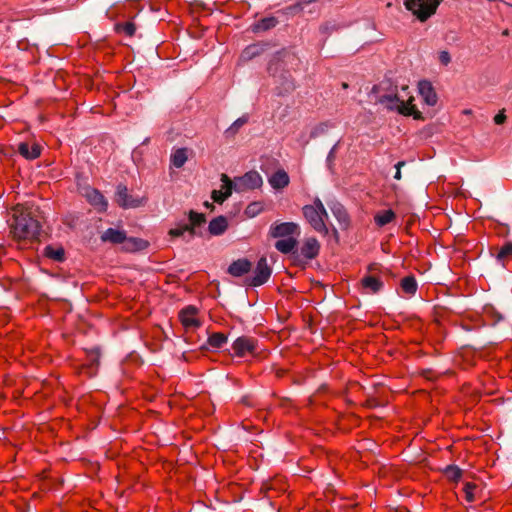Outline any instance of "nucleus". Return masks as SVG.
Wrapping results in <instances>:
<instances>
[{"label": "nucleus", "mask_w": 512, "mask_h": 512, "mask_svg": "<svg viewBox=\"0 0 512 512\" xmlns=\"http://www.w3.org/2000/svg\"><path fill=\"white\" fill-rule=\"evenodd\" d=\"M495 316H496L495 322H499V321L503 320V316L500 315L499 313H495Z\"/></svg>", "instance_id": "79ce46f5"}, {"label": "nucleus", "mask_w": 512, "mask_h": 512, "mask_svg": "<svg viewBox=\"0 0 512 512\" xmlns=\"http://www.w3.org/2000/svg\"><path fill=\"white\" fill-rule=\"evenodd\" d=\"M205 206H206V207H212V205H211V204H209V202H205Z\"/></svg>", "instance_id": "a18cd8bd"}, {"label": "nucleus", "mask_w": 512, "mask_h": 512, "mask_svg": "<svg viewBox=\"0 0 512 512\" xmlns=\"http://www.w3.org/2000/svg\"><path fill=\"white\" fill-rule=\"evenodd\" d=\"M252 268V263L246 258H240L235 261H233L228 269L227 272L232 275L233 277H241L248 272H250Z\"/></svg>", "instance_id": "6ab92c4d"}, {"label": "nucleus", "mask_w": 512, "mask_h": 512, "mask_svg": "<svg viewBox=\"0 0 512 512\" xmlns=\"http://www.w3.org/2000/svg\"><path fill=\"white\" fill-rule=\"evenodd\" d=\"M188 159L187 156V149L186 148H179L174 151V153L171 155V164L175 168H182L184 164L186 163Z\"/></svg>", "instance_id": "bb28decb"}, {"label": "nucleus", "mask_w": 512, "mask_h": 512, "mask_svg": "<svg viewBox=\"0 0 512 512\" xmlns=\"http://www.w3.org/2000/svg\"><path fill=\"white\" fill-rule=\"evenodd\" d=\"M443 0H403L405 8L420 22L433 16Z\"/></svg>", "instance_id": "423d86ee"}, {"label": "nucleus", "mask_w": 512, "mask_h": 512, "mask_svg": "<svg viewBox=\"0 0 512 512\" xmlns=\"http://www.w3.org/2000/svg\"><path fill=\"white\" fill-rule=\"evenodd\" d=\"M418 91L423 101L429 106H435L438 101L437 93L430 81L422 80L418 83Z\"/></svg>", "instance_id": "a211bd4d"}, {"label": "nucleus", "mask_w": 512, "mask_h": 512, "mask_svg": "<svg viewBox=\"0 0 512 512\" xmlns=\"http://www.w3.org/2000/svg\"><path fill=\"white\" fill-rule=\"evenodd\" d=\"M83 196L98 212H106L108 208V201L98 189L90 186L85 187L83 190Z\"/></svg>", "instance_id": "4468645a"}, {"label": "nucleus", "mask_w": 512, "mask_h": 512, "mask_svg": "<svg viewBox=\"0 0 512 512\" xmlns=\"http://www.w3.org/2000/svg\"><path fill=\"white\" fill-rule=\"evenodd\" d=\"M275 374H276V377L282 378L286 374V370H284V369H276Z\"/></svg>", "instance_id": "a19ab883"}, {"label": "nucleus", "mask_w": 512, "mask_h": 512, "mask_svg": "<svg viewBox=\"0 0 512 512\" xmlns=\"http://www.w3.org/2000/svg\"><path fill=\"white\" fill-rule=\"evenodd\" d=\"M248 52H249V49H246V50L244 51V54H248Z\"/></svg>", "instance_id": "49530a36"}, {"label": "nucleus", "mask_w": 512, "mask_h": 512, "mask_svg": "<svg viewBox=\"0 0 512 512\" xmlns=\"http://www.w3.org/2000/svg\"><path fill=\"white\" fill-rule=\"evenodd\" d=\"M303 215L310 226L318 233L326 236L329 234V227L326 223L329 216L319 198H316L311 205L302 208Z\"/></svg>", "instance_id": "7ed1b4c3"}, {"label": "nucleus", "mask_w": 512, "mask_h": 512, "mask_svg": "<svg viewBox=\"0 0 512 512\" xmlns=\"http://www.w3.org/2000/svg\"><path fill=\"white\" fill-rule=\"evenodd\" d=\"M115 202L123 209L138 208L146 204L147 197L133 196L129 194L126 185L119 184L116 188Z\"/></svg>", "instance_id": "9d476101"}, {"label": "nucleus", "mask_w": 512, "mask_h": 512, "mask_svg": "<svg viewBox=\"0 0 512 512\" xmlns=\"http://www.w3.org/2000/svg\"><path fill=\"white\" fill-rule=\"evenodd\" d=\"M287 56V51L282 49L271 57L268 64L269 75L274 79L275 83L280 85L277 87L279 95H283L286 91L284 85L286 83Z\"/></svg>", "instance_id": "39448f33"}, {"label": "nucleus", "mask_w": 512, "mask_h": 512, "mask_svg": "<svg viewBox=\"0 0 512 512\" xmlns=\"http://www.w3.org/2000/svg\"><path fill=\"white\" fill-rule=\"evenodd\" d=\"M189 223L179 225L176 228L169 230L171 237H180L185 233H188L189 240L194 238L196 235V229L206 223V217L203 213H198L194 210H190L188 213Z\"/></svg>", "instance_id": "1a4fd4ad"}, {"label": "nucleus", "mask_w": 512, "mask_h": 512, "mask_svg": "<svg viewBox=\"0 0 512 512\" xmlns=\"http://www.w3.org/2000/svg\"><path fill=\"white\" fill-rule=\"evenodd\" d=\"M14 236L18 239H36L40 233V223L25 211L16 212L12 225Z\"/></svg>", "instance_id": "20e7f679"}, {"label": "nucleus", "mask_w": 512, "mask_h": 512, "mask_svg": "<svg viewBox=\"0 0 512 512\" xmlns=\"http://www.w3.org/2000/svg\"><path fill=\"white\" fill-rule=\"evenodd\" d=\"M248 120L249 117L247 115L241 116L232 123V125L225 131V134L227 136H234L239 129L248 122Z\"/></svg>", "instance_id": "2f4dec72"}, {"label": "nucleus", "mask_w": 512, "mask_h": 512, "mask_svg": "<svg viewBox=\"0 0 512 512\" xmlns=\"http://www.w3.org/2000/svg\"><path fill=\"white\" fill-rule=\"evenodd\" d=\"M359 287L363 294H376L383 289L384 282L377 263H371L367 267V274L360 280Z\"/></svg>", "instance_id": "0eeeda50"}, {"label": "nucleus", "mask_w": 512, "mask_h": 512, "mask_svg": "<svg viewBox=\"0 0 512 512\" xmlns=\"http://www.w3.org/2000/svg\"><path fill=\"white\" fill-rule=\"evenodd\" d=\"M505 121H506L505 109H502L501 111H499L498 114L495 115L494 122L497 125H501Z\"/></svg>", "instance_id": "58836bf2"}, {"label": "nucleus", "mask_w": 512, "mask_h": 512, "mask_svg": "<svg viewBox=\"0 0 512 512\" xmlns=\"http://www.w3.org/2000/svg\"><path fill=\"white\" fill-rule=\"evenodd\" d=\"M271 276V268L267 264L266 257H261L256 265L253 276L246 279V283L252 287H258L268 281Z\"/></svg>", "instance_id": "f8f14e48"}, {"label": "nucleus", "mask_w": 512, "mask_h": 512, "mask_svg": "<svg viewBox=\"0 0 512 512\" xmlns=\"http://www.w3.org/2000/svg\"><path fill=\"white\" fill-rule=\"evenodd\" d=\"M296 7H289V10H295Z\"/></svg>", "instance_id": "de8ad7c7"}, {"label": "nucleus", "mask_w": 512, "mask_h": 512, "mask_svg": "<svg viewBox=\"0 0 512 512\" xmlns=\"http://www.w3.org/2000/svg\"><path fill=\"white\" fill-rule=\"evenodd\" d=\"M395 218H396V214L394 213V211L391 209H388V210L379 211L374 216V221L377 226L383 227V226L391 223Z\"/></svg>", "instance_id": "393cba45"}, {"label": "nucleus", "mask_w": 512, "mask_h": 512, "mask_svg": "<svg viewBox=\"0 0 512 512\" xmlns=\"http://www.w3.org/2000/svg\"><path fill=\"white\" fill-rule=\"evenodd\" d=\"M222 181V189L221 190H213L211 193V198L214 202L222 204L227 198H229L234 189L233 181L226 174L221 175Z\"/></svg>", "instance_id": "f3484780"}, {"label": "nucleus", "mask_w": 512, "mask_h": 512, "mask_svg": "<svg viewBox=\"0 0 512 512\" xmlns=\"http://www.w3.org/2000/svg\"><path fill=\"white\" fill-rule=\"evenodd\" d=\"M330 210L334 217L339 222L341 228L347 229L350 224V217L345 207L341 203L335 202L330 206Z\"/></svg>", "instance_id": "aec40b11"}, {"label": "nucleus", "mask_w": 512, "mask_h": 512, "mask_svg": "<svg viewBox=\"0 0 512 512\" xmlns=\"http://www.w3.org/2000/svg\"><path fill=\"white\" fill-rule=\"evenodd\" d=\"M405 165V162L404 161H399L395 167H396V172H395V175H394V178L396 180H400L401 179V167Z\"/></svg>", "instance_id": "ea45409f"}, {"label": "nucleus", "mask_w": 512, "mask_h": 512, "mask_svg": "<svg viewBox=\"0 0 512 512\" xmlns=\"http://www.w3.org/2000/svg\"><path fill=\"white\" fill-rule=\"evenodd\" d=\"M282 16H284V13H282L281 11H277L276 15L267 16L255 21L251 25L250 29L253 33H262L269 31L275 28L281 22L280 18Z\"/></svg>", "instance_id": "2eb2a0df"}, {"label": "nucleus", "mask_w": 512, "mask_h": 512, "mask_svg": "<svg viewBox=\"0 0 512 512\" xmlns=\"http://www.w3.org/2000/svg\"><path fill=\"white\" fill-rule=\"evenodd\" d=\"M333 233L335 236H337V234H338L337 230L334 227H333Z\"/></svg>", "instance_id": "c03bdc74"}, {"label": "nucleus", "mask_w": 512, "mask_h": 512, "mask_svg": "<svg viewBox=\"0 0 512 512\" xmlns=\"http://www.w3.org/2000/svg\"><path fill=\"white\" fill-rule=\"evenodd\" d=\"M300 228L290 222V264L304 266L315 259L320 252V242L314 236H308L298 241L293 235H299Z\"/></svg>", "instance_id": "f257e3e1"}, {"label": "nucleus", "mask_w": 512, "mask_h": 512, "mask_svg": "<svg viewBox=\"0 0 512 512\" xmlns=\"http://www.w3.org/2000/svg\"><path fill=\"white\" fill-rule=\"evenodd\" d=\"M263 180L257 171H249L241 177L235 178L233 182L234 190L236 192H244L247 190H254L262 186Z\"/></svg>", "instance_id": "9b49d317"}, {"label": "nucleus", "mask_w": 512, "mask_h": 512, "mask_svg": "<svg viewBox=\"0 0 512 512\" xmlns=\"http://www.w3.org/2000/svg\"><path fill=\"white\" fill-rule=\"evenodd\" d=\"M270 185L275 189L284 188L288 185V174L283 169H279L269 178Z\"/></svg>", "instance_id": "5701e85b"}, {"label": "nucleus", "mask_w": 512, "mask_h": 512, "mask_svg": "<svg viewBox=\"0 0 512 512\" xmlns=\"http://www.w3.org/2000/svg\"><path fill=\"white\" fill-rule=\"evenodd\" d=\"M44 256L56 262H63L65 260V251L62 247L49 245L44 249Z\"/></svg>", "instance_id": "a878e982"}, {"label": "nucleus", "mask_w": 512, "mask_h": 512, "mask_svg": "<svg viewBox=\"0 0 512 512\" xmlns=\"http://www.w3.org/2000/svg\"><path fill=\"white\" fill-rule=\"evenodd\" d=\"M401 289L408 296H414L417 292L418 285L413 275L404 277L400 282Z\"/></svg>", "instance_id": "b1692460"}, {"label": "nucleus", "mask_w": 512, "mask_h": 512, "mask_svg": "<svg viewBox=\"0 0 512 512\" xmlns=\"http://www.w3.org/2000/svg\"><path fill=\"white\" fill-rule=\"evenodd\" d=\"M263 210L264 204L262 202H252L245 208L244 214L249 218H253L259 215Z\"/></svg>", "instance_id": "7c9ffc66"}, {"label": "nucleus", "mask_w": 512, "mask_h": 512, "mask_svg": "<svg viewBox=\"0 0 512 512\" xmlns=\"http://www.w3.org/2000/svg\"><path fill=\"white\" fill-rule=\"evenodd\" d=\"M445 475L448 479L452 481H458L462 476V470L455 465H449L445 469Z\"/></svg>", "instance_id": "72a5a7b5"}, {"label": "nucleus", "mask_w": 512, "mask_h": 512, "mask_svg": "<svg viewBox=\"0 0 512 512\" xmlns=\"http://www.w3.org/2000/svg\"><path fill=\"white\" fill-rule=\"evenodd\" d=\"M101 240L103 242H109L112 244H125V249L128 251L139 250L143 246V241L137 238H127L126 232L123 230H117L113 228H108L101 235Z\"/></svg>", "instance_id": "6e6552de"}, {"label": "nucleus", "mask_w": 512, "mask_h": 512, "mask_svg": "<svg viewBox=\"0 0 512 512\" xmlns=\"http://www.w3.org/2000/svg\"><path fill=\"white\" fill-rule=\"evenodd\" d=\"M198 309L192 305L183 308L179 312V320L185 329L198 328L201 325L197 318Z\"/></svg>", "instance_id": "dca6fc26"}, {"label": "nucleus", "mask_w": 512, "mask_h": 512, "mask_svg": "<svg viewBox=\"0 0 512 512\" xmlns=\"http://www.w3.org/2000/svg\"><path fill=\"white\" fill-rule=\"evenodd\" d=\"M476 485L471 482H467L464 486L465 498L468 502L474 501L475 497L473 494L474 489H476Z\"/></svg>", "instance_id": "f704fd0d"}, {"label": "nucleus", "mask_w": 512, "mask_h": 512, "mask_svg": "<svg viewBox=\"0 0 512 512\" xmlns=\"http://www.w3.org/2000/svg\"><path fill=\"white\" fill-rule=\"evenodd\" d=\"M269 234L273 238L285 237L288 235V222L272 225Z\"/></svg>", "instance_id": "c756f323"}, {"label": "nucleus", "mask_w": 512, "mask_h": 512, "mask_svg": "<svg viewBox=\"0 0 512 512\" xmlns=\"http://www.w3.org/2000/svg\"><path fill=\"white\" fill-rule=\"evenodd\" d=\"M18 152L21 156L26 159L33 160L40 156L41 149L38 144H29L26 142H22L18 145Z\"/></svg>", "instance_id": "412c9836"}, {"label": "nucleus", "mask_w": 512, "mask_h": 512, "mask_svg": "<svg viewBox=\"0 0 512 512\" xmlns=\"http://www.w3.org/2000/svg\"><path fill=\"white\" fill-rule=\"evenodd\" d=\"M413 101V96L404 100L398 94H385L379 97V103L387 110L396 111L403 116H412L415 120H423L422 113L416 108Z\"/></svg>", "instance_id": "f03ea898"}, {"label": "nucleus", "mask_w": 512, "mask_h": 512, "mask_svg": "<svg viewBox=\"0 0 512 512\" xmlns=\"http://www.w3.org/2000/svg\"><path fill=\"white\" fill-rule=\"evenodd\" d=\"M439 61L445 66L448 65L451 62V56H450L449 52L441 51L439 53Z\"/></svg>", "instance_id": "4c0bfd02"}, {"label": "nucleus", "mask_w": 512, "mask_h": 512, "mask_svg": "<svg viewBox=\"0 0 512 512\" xmlns=\"http://www.w3.org/2000/svg\"><path fill=\"white\" fill-rule=\"evenodd\" d=\"M342 87H343L344 89H346V88L348 87V84L344 82V83L342 84Z\"/></svg>", "instance_id": "37998d69"}, {"label": "nucleus", "mask_w": 512, "mask_h": 512, "mask_svg": "<svg viewBox=\"0 0 512 512\" xmlns=\"http://www.w3.org/2000/svg\"><path fill=\"white\" fill-rule=\"evenodd\" d=\"M512 256V242H506L498 251L496 259L504 265V261Z\"/></svg>", "instance_id": "473e14b6"}, {"label": "nucleus", "mask_w": 512, "mask_h": 512, "mask_svg": "<svg viewBox=\"0 0 512 512\" xmlns=\"http://www.w3.org/2000/svg\"><path fill=\"white\" fill-rule=\"evenodd\" d=\"M232 349L237 357H245L247 355H253L256 353L257 340L248 337H238L232 344Z\"/></svg>", "instance_id": "ddd939ff"}, {"label": "nucleus", "mask_w": 512, "mask_h": 512, "mask_svg": "<svg viewBox=\"0 0 512 512\" xmlns=\"http://www.w3.org/2000/svg\"><path fill=\"white\" fill-rule=\"evenodd\" d=\"M227 342V336L224 333H212L208 337V344L213 348H221Z\"/></svg>", "instance_id": "c85d7f7f"}, {"label": "nucleus", "mask_w": 512, "mask_h": 512, "mask_svg": "<svg viewBox=\"0 0 512 512\" xmlns=\"http://www.w3.org/2000/svg\"><path fill=\"white\" fill-rule=\"evenodd\" d=\"M115 31L118 34H124L128 37H132L136 32V25L132 21L115 24Z\"/></svg>", "instance_id": "cd10ccee"}, {"label": "nucleus", "mask_w": 512, "mask_h": 512, "mask_svg": "<svg viewBox=\"0 0 512 512\" xmlns=\"http://www.w3.org/2000/svg\"><path fill=\"white\" fill-rule=\"evenodd\" d=\"M329 128L328 123H320L318 124L311 132L312 137H317L320 134H324Z\"/></svg>", "instance_id": "c9c22d12"}, {"label": "nucleus", "mask_w": 512, "mask_h": 512, "mask_svg": "<svg viewBox=\"0 0 512 512\" xmlns=\"http://www.w3.org/2000/svg\"><path fill=\"white\" fill-rule=\"evenodd\" d=\"M275 247L277 250H279L280 252L284 253V254H288V239H281V240H278L276 243H275Z\"/></svg>", "instance_id": "e433bc0d"}, {"label": "nucleus", "mask_w": 512, "mask_h": 512, "mask_svg": "<svg viewBox=\"0 0 512 512\" xmlns=\"http://www.w3.org/2000/svg\"><path fill=\"white\" fill-rule=\"evenodd\" d=\"M228 228V222L226 217L218 216L213 218L209 222L208 230L211 235L219 236L222 235Z\"/></svg>", "instance_id": "4be33fe9"}]
</instances>
